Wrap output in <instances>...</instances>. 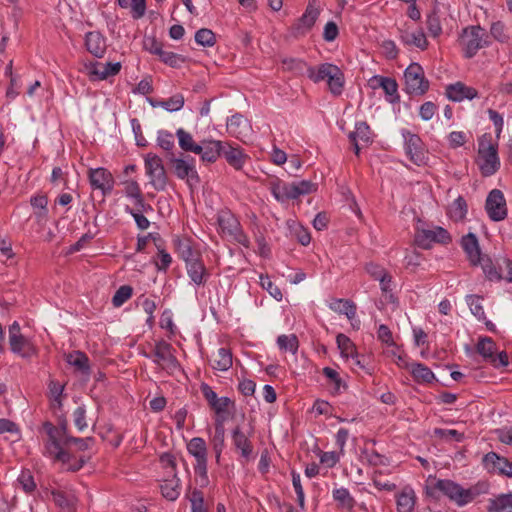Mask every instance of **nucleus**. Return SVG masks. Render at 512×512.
Listing matches in <instances>:
<instances>
[{"label": "nucleus", "mask_w": 512, "mask_h": 512, "mask_svg": "<svg viewBox=\"0 0 512 512\" xmlns=\"http://www.w3.org/2000/svg\"><path fill=\"white\" fill-rule=\"evenodd\" d=\"M42 429L48 437L44 442V456L51 458L54 462L67 465L66 470L69 472H78L88 462L89 457L80 456L77 458L70 450L62 446L63 440L71 437L68 433L66 417H60L57 426L50 421H45L42 424Z\"/></svg>", "instance_id": "nucleus-1"}, {"label": "nucleus", "mask_w": 512, "mask_h": 512, "mask_svg": "<svg viewBox=\"0 0 512 512\" xmlns=\"http://www.w3.org/2000/svg\"><path fill=\"white\" fill-rule=\"evenodd\" d=\"M425 491L426 495L433 499L438 500L443 496L458 507L464 506V487L451 479H437L429 476Z\"/></svg>", "instance_id": "nucleus-2"}, {"label": "nucleus", "mask_w": 512, "mask_h": 512, "mask_svg": "<svg viewBox=\"0 0 512 512\" xmlns=\"http://www.w3.org/2000/svg\"><path fill=\"white\" fill-rule=\"evenodd\" d=\"M478 158L477 161L481 175L490 177L500 169V159L498 156V144L492 143L490 134H483L478 140Z\"/></svg>", "instance_id": "nucleus-3"}, {"label": "nucleus", "mask_w": 512, "mask_h": 512, "mask_svg": "<svg viewBox=\"0 0 512 512\" xmlns=\"http://www.w3.org/2000/svg\"><path fill=\"white\" fill-rule=\"evenodd\" d=\"M463 56L466 59L473 58L477 52L492 44L490 36L480 25H471L463 28L459 38Z\"/></svg>", "instance_id": "nucleus-4"}, {"label": "nucleus", "mask_w": 512, "mask_h": 512, "mask_svg": "<svg viewBox=\"0 0 512 512\" xmlns=\"http://www.w3.org/2000/svg\"><path fill=\"white\" fill-rule=\"evenodd\" d=\"M168 166L174 175L180 180H186L189 187L200 184L201 178L196 170L195 158L190 155L180 153L177 157L175 153L165 155Z\"/></svg>", "instance_id": "nucleus-5"}, {"label": "nucleus", "mask_w": 512, "mask_h": 512, "mask_svg": "<svg viewBox=\"0 0 512 512\" xmlns=\"http://www.w3.org/2000/svg\"><path fill=\"white\" fill-rule=\"evenodd\" d=\"M187 451L192 455L196 464L194 465L195 474L199 477L201 488L207 487L208 478V450L206 441L201 437H194L187 443Z\"/></svg>", "instance_id": "nucleus-6"}, {"label": "nucleus", "mask_w": 512, "mask_h": 512, "mask_svg": "<svg viewBox=\"0 0 512 512\" xmlns=\"http://www.w3.org/2000/svg\"><path fill=\"white\" fill-rule=\"evenodd\" d=\"M405 91L409 95L422 96L430 87L429 80L425 77L423 67L412 62L404 71Z\"/></svg>", "instance_id": "nucleus-7"}, {"label": "nucleus", "mask_w": 512, "mask_h": 512, "mask_svg": "<svg viewBox=\"0 0 512 512\" xmlns=\"http://www.w3.org/2000/svg\"><path fill=\"white\" fill-rule=\"evenodd\" d=\"M231 441L233 449L239 455V461L242 464L249 463L255 459L257 454L250 440V435L245 434L239 425L232 429Z\"/></svg>", "instance_id": "nucleus-8"}, {"label": "nucleus", "mask_w": 512, "mask_h": 512, "mask_svg": "<svg viewBox=\"0 0 512 512\" xmlns=\"http://www.w3.org/2000/svg\"><path fill=\"white\" fill-rule=\"evenodd\" d=\"M319 15L320 10L316 7L315 1H310L302 16L290 26L289 31L291 36L294 38L305 36L312 30Z\"/></svg>", "instance_id": "nucleus-9"}, {"label": "nucleus", "mask_w": 512, "mask_h": 512, "mask_svg": "<svg viewBox=\"0 0 512 512\" xmlns=\"http://www.w3.org/2000/svg\"><path fill=\"white\" fill-rule=\"evenodd\" d=\"M402 136L404 138L405 152L410 161L417 166L425 164L427 159L426 150L419 135L403 129Z\"/></svg>", "instance_id": "nucleus-10"}, {"label": "nucleus", "mask_w": 512, "mask_h": 512, "mask_svg": "<svg viewBox=\"0 0 512 512\" xmlns=\"http://www.w3.org/2000/svg\"><path fill=\"white\" fill-rule=\"evenodd\" d=\"M485 210L489 218L494 222L503 221L507 217V203L501 190L493 189L488 193Z\"/></svg>", "instance_id": "nucleus-11"}, {"label": "nucleus", "mask_w": 512, "mask_h": 512, "mask_svg": "<svg viewBox=\"0 0 512 512\" xmlns=\"http://www.w3.org/2000/svg\"><path fill=\"white\" fill-rule=\"evenodd\" d=\"M88 180L91 188L100 190L104 197L111 194L115 184L112 173L104 167L90 168Z\"/></svg>", "instance_id": "nucleus-12"}, {"label": "nucleus", "mask_w": 512, "mask_h": 512, "mask_svg": "<svg viewBox=\"0 0 512 512\" xmlns=\"http://www.w3.org/2000/svg\"><path fill=\"white\" fill-rule=\"evenodd\" d=\"M173 346L165 340L156 342L153 349V355L156 358L154 362L161 364L163 362L168 369L176 370L180 368V363L173 354Z\"/></svg>", "instance_id": "nucleus-13"}, {"label": "nucleus", "mask_w": 512, "mask_h": 512, "mask_svg": "<svg viewBox=\"0 0 512 512\" xmlns=\"http://www.w3.org/2000/svg\"><path fill=\"white\" fill-rule=\"evenodd\" d=\"M482 463L489 472H498L501 475L512 477V462L495 452L485 454Z\"/></svg>", "instance_id": "nucleus-14"}, {"label": "nucleus", "mask_w": 512, "mask_h": 512, "mask_svg": "<svg viewBox=\"0 0 512 512\" xmlns=\"http://www.w3.org/2000/svg\"><path fill=\"white\" fill-rule=\"evenodd\" d=\"M222 157L235 170H242L245 162L249 159V156L239 145L230 142L224 143Z\"/></svg>", "instance_id": "nucleus-15"}, {"label": "nucleus", "mask_w": 512, "mask_h": 512, "mask_svg": "<svg viewBox=\"0 0 512 512\" xmlns=\"http://www.w3.org/2000/svg\"><path fill=\"white\" fill-rule=\"evenodd\" d=\"M461 247L467 255L468 260L473 266L478 265L481 262V258L484 256L481 254L479 241L476 234L470 232L461 238Z\"/></svg>", "instance_id": "nucleus-16"}, {"label": "nucleus", "mask_w": 512, "mask_h": 512, "mask_svg": "<svg viewBox=\"0 0 512 512\" xmlns=\"http://www.w3.org/2000/svg\"><path fill=\"white\" fill-rule=\"evenodd\" d=\"M446 96L453 102H461L464 99L472 100L478 96V91L458 81L446 87Z\"/></svg>", "instance_id": "nucleus-17"}, {"label": "nucleus", "mask_w": 512, "mask_h": 512, "mask_svg": "<svg viewBox=\"0 0 512 512\" xmlns=\"http://www.w3.org/2000/svg\"><path fill=\"white\" fill-rule=\"evenodd\" d=\"M172 243L175 253H177L185 264L201 255L199 251L193 249V240L189 237L181 238L179 236H175Z\"/></svg>", "instance_id": "nucleus-18"}, {"label": "nucleus", "mask_w": 512, "mask_h": 512, "mask_svg": "<svg viewBox=\"0 0 512 512\" xmlns=\"http://www.w3.org/2000/svg\"><path fill=\"white\" fill-rule=\"evenodd\" d=\"M85 47L96 58H102L107 49L106 38L99 31H89L85 35Z\"/></svg>", "instance_id": "nucleus-19"}, {"label": "nucleus", "mask_w": 512, "mask_h": 512, "mask_svg": "<svg viewBox=\"0 0 512 512\" xmlns=\"http://www.w3.org/2000/svg\"><path fill=\"white\" fill-rule=\"evenodd\" d=\"M186 270L191 281L197 286L204 285L210 276L201 259V255L186 263Z\"/></svg>", "instance_id": "nucleus-20"}, {"label": "nucleus", "mask_w": 512, "mask_h": 512, "mask_svg": "<svg viewBox=\"0 0 512 512\" xmlns=\"http://www.w3.org/2000/svg\"><path fill=\"white\" fill-rule=\"evenodd\" d=\"M217 223L222 233L233 236L239 232L241 224L231 210L221 209L217 214Z\"/></svg>", "instance_id": "nucleus-21"}, {"label": "nucleus", "mask_w": 512, "mask_h": 512, "mask_svg": "<svg viewBox=\"0 0 512 512\" xmlns=\"http://www.w3.org/2000/svg\"><path fill=\"white\" fill-rule=\"evenodd\" d=\"M10 349L13 353L23 358H29L37 354V349L24 335L9 337Z\"/></svg>", "instance_id": "nucleus-22"}, {"label": "nucleus", "mask_w": 512, "mask_h": 512, "mask_svg": "<svg viewBox=\"0 0 512 512\" xmlns=\"http://www.w3.org/2000/svg\"><path fill=\"white\" fill-rule=\"evenodd\" d=\"M210 444L215 454V461L220 464L221 455L225 448V427L223 419H215L214 434L210 438Z\"/></svg>", "instance_id": "nucleus-23"}, {"label": "nucleus", "mask_w": 512, "mask_h": 512, "mask_svg": "<svg viewBox=\"0 0 512 512\" xmlns=\"http://www.w3.org/2000/svg\"><path fill=\"white\" fill-rule=\"evenodd\" d=\"M295 182L293 183H284L281 180L277 179L271 183V193L275 197V199L279 202H285L288 200L297 199Z\"/></svg>", "instance_id": "nucleus-24"}, {"label": "nucleus", "mask_w": 512, "mask_h": 512, "mask_svg": "<svg viewBox=\"0 0 512 512\" xmlns=\"http://www.w3.org/2000/svg\"><path fill=\"white\" fill-rule=\"evenodd\" d=\"M224 143L225 142L219 140L203 141V144L201 145L202 151L197 154L201 156L202 161L214 163L220 156H222Z\"/></svg>", "instance_id": "nucleus-25"}, {"label": "nucleus", "mask_w": 512, "mask_h": 512, "mask_svg": "<svg viewBox=\"0 0 512 512\" xmlns=\"http://www.w3.org/2000/svg\"><path fill=\"white\" fill-rule=\"evenodd\" d=\"M372 82H375L377 86L384 90L385 94L389 97L388 101L390 103L395 104L400 101L398 83L394 78L378 75L372 78Z\"/></svg>", "instance_id": "nucleus-26"}, {"label": "nucleus", "mask_w": 512, "mask_h": 512, "mask_svg": "<svg viewBox=\"0 0 512 512\" xmlns=\"http://www.w3.org/2000/svg\"><path fill=\"white\" fill-rule=\"evenodd\" d=\"M65 360L69 365L75 367L83 375H90V361L86 353L80 350H75L68 353L65 357Z\"/></svg>", "instance_id": "nucleus-27"}, {"label": "nucleus", "mask_w": 512, "mask_h": 512, "mask_svg": "<svg viewBox=\"0 0 512 512\" xmlns=\"http://www.w3.org/2000/svg\"><path fill=\"white\" fill-rule=\"evenodd\" d=\"M400 32V41L404 45L408 46H416L421 50H426L428 47V41L422 29H419L415 32H409L407 30H399Z\"/></svg>", "instance_id": "nucleus-28"}, {"label": "nucleus", "mask_w": 512, "mask_h": 512, "mask_svg": "<svg viewBox=\"0 0 512 512\" xmlns=\"http://www.w3.org/2000/svg\"><path fill=\"white\" fill-rule=\"evenodd\" d=\"M51 494L61 512H76V497L73 494L61 490H53Z\"/></svg>", "instance_id": "nucleus-29"}, {"label": "nucleus", "mask_w": 512, "mask_h": 512, "mask_svg": "<svg viewBox=\"0 0 512 512\" xmlns=\"http://www.w3.org/2000/svg\"><path fill=\"white\" fill-rule=\"evenodd\" d=\"M121 70L120 62H107L106 64H102L99 62H94L91 64L90 72L92 75L97 76L99 80L107 79L110 76L117 75Z\"/></svg>", "instance_id": "nucleus-30"}, {"label": "nucleus", "mask_w": 512, "mask_h": 512, "mask_svg": "<svg viewBox=\"0 0 512 512\" xmlns=\"http://www.w3.org/2000/svg\"><path fill=\"white\" fill-rule=\"evenodd\" d=\"M249 127L247 118L239 113L232 115L227 121L229 133L238 139H241L246 134Z\"/></svg>", "instance_id": "nucleus-31"}, {"label": "nucleus", "mask_w": 512, "mask_h": 512, "mask_svg": "<svg viewBox=\"0 0 512 512\" xmlns=\"http://www.w3.org/2000/svg\"><path fill=\"white\" fill-rule=\"evenodd\" d=\"M330 309L339 314H344L352 321L356 316L357 306L350 299H334L330 305Z\"/></svg>", "instance_id": "nucleus-32"}, {"label": "nucleus", "mask_w": 512, "mask_h": 512, "mask_svg": "<svg viewBox=\"0 0 512 512\" xmlns=\"http://www.w3.org/2000/svg\"><path fill=\"white\" fill-rule=\"evenodd\" d=\"M468 212V205L463 196H458L448 207L447 214L455 222L463 221Z\"/></svg>", "instance_id": "nucleus-33"}, {"label": "nucleus", "mask_w": 512, "mask_h": 512, "mask_svg": "<svg viewBox=\"0 0 512 512\" xmlns=\"http://www.w3.org/2000/svg\"><path fill=\"white\" fill-rule=\"evenodd\" d=\"M327 84L329 91L334 96H340L342 94L345 84V77L344 73L337 65H335L334 70L330 73L327 79Z\"/></svg>", "instance_id": "nucleus-34"}, {"label": "nucleus", "mask_w": 512, "mask_h": 512, "mask_svg": "<svg viewBox=\"0 0 512 512\" xmlns=\"http://www.w3.org/2000/svg\"><path fill=\"white\" fill-rule=\"evenodd\" d=\"M416 496L412 488L405 487L397 496V511L412 512L415 506Z\"/></svg>", "instance_id": "nucleus-35"}, {"label": "nucleus", "mask_w": 512, "mask_h": 512, "mask_svg": "<svg viewBox=\"0 0 512 512\" xmlns=\"http://www.w3.org/2000/svg\"><path fill=\"white\" fill-rule=\"evenodd\" d=\"M281 63L284 71L291 72L295 76L307 75V69L310 67L303 59L293 57H285Z\"/></svg>", "instance_id": "nucleus-36"}, {"label": "nucleus", "mask_w": 512, "mask_h": 512, "mask_svg": "<svg viewBox=\"0 0 512 512\" xmlns=\"http://www.w3.org/2000/svg\"><path fill=\"white\" fill-rule=\"evenodd\" d=\"M490 489V484L486 480H480L469 488H464L463 498L464 506L474 501L478 496L487 494Z\"/></svg>", "instance_id": "nucleus-37"}, {"label": "nucleus", "mask_w": 512, "mask_h": 512, "mask_svg": "<svg viewBox=\"0 0 512 512\" xmlns=\"http://www.w3.org/2000/svg\"><path fill=\"white\" fill-rule=\"evenodd\" d=\"M495 348L496 343L492 338L487 336L480 337L478 343L476 344L477 353H479L484 358V360L488 361L489 363L495 362V359L493 358Z\"/></svg>", "instance_id": "nucleus-38"}, {"label": "nucleus", "mask_w": 512, "mask_h": 512, "mask_svg": "<svg viewBox=\"0 0 512 512\" xmlns=\"http://www.w3.org/2000/svg\"><path fill=\"white\" fill-rule=\"evenodd\" d=\"M334 67L335 65L332 63H322L318 67L310 66L307 69V77L314 83H319L328 79Z\"/></svg>", "instance_id": "nucleus-39"}, {"label": "nucleus", "mask_w": 512, "mask_h": 512, "mask_svg": "<svg viewBox=\"0 0 512 512\" xmlns=\"http://www.w3.org/2000/svg\"><path fill=\"white\" fill-rule=\"evenodd\" d=\"M333 499L337 502V507L352 511L355 506V499L351 496L347 488L341 487L332 492Z\"/></svg>", "instance_id": "nucleus-40"}, {"label": "nucleus", "mask_w": 512, "mask_h": 512, "mask_svg": "<svg viewBox=\"0 0 512 512\" xmlns=\"http://www.w3.org/2000/svg\"><path fill=\"white\" fill-rule=\"evenodd\" d=\"M232 353L227 348H220L211 364L212 368L219 371H227L232 367Z\"/></svg>", "instance_id": "nucleus-41"}, {"label": "nucleus", "mask_w": 512, "mask_h": 512, "mask_svg": "<svg viewBox=\"0 0 512 512\" xmlns=\"http://www.w3.org/2000/svg\"><path fill=\"white\" fill-rule=\"evenodd\" d=\"M30 205L36 210L37 222H42L48 217V197L46 194L35 195L30 198Z\"/></svg>", "instance_id": "nucleus-42"}, {"label": "nucleus", "mask_w": 512, "mask_h": 512, "mask_svg": "<svg viewBox=\"0 0 512 512\" xmlns=\"http://www.w3.org/2000/svg\"><path fill=\"white\" fill-rule=\"evenodd\" d=\"M179 146L186 152L200 153L202 151L201 145L196 144L192 138V135L182 128L176 131Z\"/></svg>", "instance_id": "nucleus-43"}, {"label": "nucleus", "mask_w": 512, "mask_h": 512, "mask_svg": "<svg viewBox=\"0 0 512 512\" xmlns=\"http://www.w3.org/2000/svg\"><path fill=\"white\" fill-rule=\"evenodd\" d=\"M336 343L342 357L358 358L356 346L348 336L339 333L336 337Z\"/></svg>", "instance_id": "nucleus-44"}, {"label": "nucleus", "mask_w": 512, "mask_h": 512, "mask_svg": "<svg viewBox=\"0 0 512 512\" xmlns=\"http://www.w3.org/2000/svg\"><path fill=\"white\" fill-rule=\"evenodd\" d=\"M411 374L418 383H432L435 379L432 370L422 363H413L411 365Z\"/></svg>", "instance_id": "nucleus-45"}, {"label": "nucleus", "mask_w": 512, "mask_h": 512, "mask_svg": "<svg viewBox=\"0 0 512 512\" xmlns=\"http://www.w3.org/2000/svg\"><path fill=\"white\" fill-rule=\"evenodd\" d=\"M371 129L370 126L365 121L357 122L355 125V131L349 133L348 138L350 142H355V139L361 140L366 145L372 143V139L370 137Z\"/></svg>", "instance_id": "nucleus-46"}, {"label": "nucleus", "mask_w": 512, "mask_h": 512, "mask_svg": "<svg viewBox=\"0 0 512 512\" xmlns=\"http://www.w3.org/2000/svg\"><path fill=\"white\" fill-rule=\"evenodd\" d=\"M322 373L329 380V382L333 384L331 391L333 395L340 394L342 388L344 390L347 389V384L342 380L339 373L335 369L331 367H324Z\"/></svg>", "instance_id": "nucleus-47"}, {"label": "nucleus", "mask_w": 512, "mask_h": 512, "mask_svg": "<svg viewBox=\"0 0 512 512\" xmlns=\"http://www.w3.org/2000/svg\"><path fill=\"white\" fill-rule=\"evenodd\" d=\"M179 482L180 480L176 475H174L173 479L164 481L160 486L163 497L169 501H175L180 495Z\"/></svg>", "instance_id": "nucleus-48"}, {"label": "nucleus", "mask_w": 512, "mask_h": 512, "mask_svg": "<svg viewBox=\"0 0 512 512\" xmlns=\"http://www.w3.org/2000/svg\"><path fill=\"white\" fill-rule=\"evenodd\" d=\"M512 507V492L500 494L495 499H489L488 512H501Z\"/></svg>", "instance_id": "nucleus-49"}, {"label": "nucleus", "mask_w": 512, "mask_h": 512, "mask_svg": "<svg viewBox=\"0 0 512 512\" xmlns=\"http://www.w3.org/2000/svg\"><path fill=\"white\" fill-rule=\"evenodd\" d=\"M277 345L283 352H291L296 354L299 348V340L295 334L280 335L277 337Z\"/></svg>", "instance_id": "nucleus-50"}, {"label": "nucleus", "mask_w": 512, "mask_h": 512, "mask_svg": "<svg viewBox=\"0 0 512 512\" xmlns=\"http://www.w3.org/2000/svg\"><path fill=\"white\" fill-rule=\"evenodd\" d=\"M482 267V270L486 276V278L490 281H500L503 279L501 272L493 263L492 259L486 255L481 258V262L479 263Z\"/></svg>", "instance_id": "nucleus-51"}, {"label": "nucleus", "mask_w": 512, "mask_h": 512, "mask_svg": "<svg viewBox=\"0 0 512 512\" xmlns=\"http://www.w3.org/2000/svg\"><path fill=\"white\" fill-rule=\"evenodd\" d=\"M186 497L191 503V512H208V508L204 502V494L201 490L194 488Z\"/></svg>", "instance_id": "nucleus-52"}, {"label": "nucleus", "mask_w": 512, "mask_h": 512, "mask_svg": "<svg viewBox=\"0 0 512 512\" xmlns=\"http://www.w3.org/2000/svg\"><path fill=\"white\" fill-rule=\"evenodd\" d=\"M229 407H235L233 400L226 396L218 398L215 406L211 408V410H213L216 414L215 419H223L224 423L227 418V414H229Z\"/></svg>", "instance_id": "nucleus-53"}, {"label": "nucleus", "mask_w": 512, "mask_h": 512, "mask_svg": "<svg viewBox=\"0 0 512 512\" xmlns=\"http://www.w3.org/2000/svg\"><path fill=\"white\" fill-rule=\"evenodd\" d=\"M488 35L490 36V39L493 38L503 44L508 43L510 40L506 25L502 21L493 22L490 26V34Z\"/></svg>", "instance_id": "nucleus-54"}, {"label": "nucleus", "mask_w": 512, "mask_h": 512, "mask_svg": "<svg viewBox=\"0 0 512 512\" xmlns=\"http://www.w3.org/2000/svg\"><path fill=\"white\" fill-rule=\"evenodd\" d=\"M94 442L95 440L93 437L79 438L71 436L66 440H63L62 446L69 450V447L74 445L78 451H86L94 444Z\"/></svg>", "instance_id": "nucleus-55"}, {"label": "nucleus", "mask_w": 512, "mask_h": 512, "mask_svg": "<svg viewBox=\"0 0 512 512\" xmlns=\"http://www.w3.org/2000/svg\"><path fill=\"white\" fill-rule=\"evenodd\" d=\"M150 177V183L157 191H164L168 184V176L165 167L162 166L157 169L154 173L148 174Z\"/></svg>", "instance_id": "nucleus-56"}, {"label": "nucleus", "mask_w": 512, "mask_h": 512, "mask_svg": "<svg viewBox=\"0 0 512 512\" xmlns=\"http://www.w3.org/2000/svg\"><path fill=\"white\" fill-rule=\"evenodd\" d=\"M195 42L203 47H212L216 43L215 33L208 28H201L195 33Z\"/></svg>", "instance_id": "nucleus-57"}, {"label": "nucleus", "mask_w": 512, "mask_h": 512, "mask_svg": "<svg viewBox=\"0 0 512 512\" xmlns=\"http://www.w3.org/2000/svg\"><path fill=\"white\" fill-rule=\"evenodd\" d=\"M434 236L432 230L422 229L417 230L414 236V243L423 249H430L434 242Z\"/></svg>", "instance_id": "nucleus-58"}, {"label": "nucleus", "mask_w": 512, "mask_h": 512, "mask_svg": "<svg viewBox=\"0 0 512 512\" xmlns=\"http://www.w3.org/2000/svg\"><path fill=\"white\" fill-rule=\"evenodd\" d=\"M481 297L479 295H468L466 296V303L469 306L471 313L478 319V320H485L486 315L483 309V306L481 304Z\"/></svg>", "instance_id": "nucleus-59"}, {"label": "nucleus", "mask_w": 512, "mask_h": 512, "mask_svg": "<svg viewBox=\"0 0 512 512\" xmlns=\"http://www.w3.org/2000/svg\"><path fill=\"white\" fill-rule=\"evenodd\" d=\"M158 57L163 63L172 68H179L185 62L184 56L164 49Z\"/></svg>", "instance_id": "nucleus-60"}, {"label": "nucleus", "mask_w": 512, "mask_h": 512, "mask_svg": "<svg viewBox=\"0 0 512 512\" xmlns=\"http://www.w3.org/2000/svg\"><path fill=\"white\" fill-rule=\"evenodd\" d=\"M133 288L129 285L120 286L112 297V304L115 307L122 306L127 300L132 297Z\"/></svg>", "instance_id": "nucleus-61"}, {"label": "nucleus", "mask_w": 512, "mask_h": 512, "mask_svg": "<svg viewBox=\"0 0 512 512\" xmlns=\"http://www.w3.org/2000/svg\"><path fill=\"white\" fill-rule=\"evenodd\" d=\"M184 103V96L181 93H177L170 98L163 100L162 108L168 112H177L183 108Z\"/></svg>", "instance_id": "nucleus-62"}, {"label": "nucleus", "mask_w": 512, "mask_h": 512, "mask_svg": "<svg viewBox=\"0 0 512 512\" xmlns=\"http://www.w3.org/2000/svg\"><path fill=\"white\" fill-rule=\"evenodd\" d=\"M426 24L429 33L433 37H437L442 33L440 18L436 9H434L428 14Z\"/></svg>", "instance_id": "nucleus-63"}, {"label": "nucleus", "mask_w": 512, "mask_h": 512, "mask_svg": "<svg viewBox=\"0 0 512 512\" xmlns=\"http://www.w3.org/2000/svg\"><path fill=\"white\" fill-rule=\"evenodd\" d=\"M17 480L26 493H32L36 489L34 477L29 469H23Z\"/></svg>", "instance_id": "nucleus-64"}]
</instances>
